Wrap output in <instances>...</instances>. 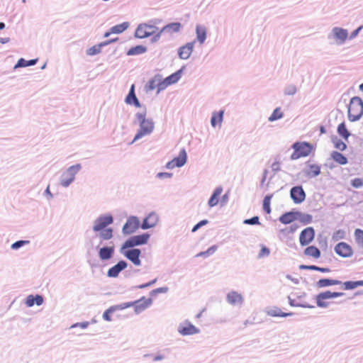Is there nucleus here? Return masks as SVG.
I'll return each instance as SVG.
<instances>
[{"label":"nucleus","mask_w":363,"mask_h":363,"mask_svg":"<svg viewBox=\"0 0 363 363\" xmlns=\"http://www.w3.org/2000/svg\"><path fill=\"white\" fill-rule=\"evenodd\" d=\"M148 238L149 235L147 234L131 237L130 239L125 242L123 247H132L136 245L145 244L147 242Z\"/></svg>","instance_id":"9"},{"label":"nucleus","mask_w":363,"mask_h":363,"mask_svg":"<svg viewBox=\"0 0 363 363\" xmlns=\"http://www.w3.org/2000/svg\"><path fill=\"white\" fill-rule=\"evenodd\" d=\"M158 221V217L155 213H150L145 218L142 224L143 229H147L154 227Z\"/></svg>","instance_id":"18"},{"label":"nucleus","mask_w":363,"mask_h":363,"mask_svg":"<svg viewBox=\"0 0 363 363\" xmlns=\"http://www.w3.org/2000/svg\"><path fill=\"white\" fill-rule=\"evenodd\" d=\"M99 232V236L102 240H110L113 237V230L111 228H104Z\"/></svg>","instance_id":"39"},{"label":"nucleus","mask_w":363,"mask_h":363,"mask_svg":"<svg viewBox=\"0 0 363 363\" xmlns=\"http://www.w3.org/2000/svg\"><path fill=\"white\" fill-rule=\"evenodd\" d=\"M290 195L295 203H301L306 199L305 191L301 186L293 187L291 189Z\"/></svg>","instance_id":"12"},{"label":"nucleus","mask_w":363,"mask_h":363,"mask_svg":"<svg viewBox=\"0 0 363 363\" xmlns=\"http://www.w3.org/2000/svg\"><path fill=\"white\" fill-rule=\"evenodd\" d=\"M159 81V78H157V77H154L153 79H152L151 80H150L148 82V84L147 85V89L149 90H153L155 89V88L157 87V82Z\"/></svg>","instance_id":"49"},{"label":"nucleus","mask_w":363,"mask_h":363,"mask_svg":"<svg viewBox=\"0 0 363 363\" xmlns=\"http://www.w3.org/2000/svg\"><path fill=\"white\" fill-rule=\"evenodd\" d=\"M345 233L344 230H340L335 233L334 237L337 239H342L345 238Z\"/></svg>","instance_id":"56"},{"label":"nucleus","mask_w":363,"mask_h":363,"mask_svg":"<svg viewBox=\"0 0 363 363\" xmlns=\"http://www.w3.org/2000/svg\"><path fill=\"white\" fill-rule=\"evenodd\" d=\"M115 40H111V42H113ZM110 43H111V41H108V42L101 43L99 45H95L86 50V54L90 56L99 54L101 52V47L103 45H108Z\"/></svg>","instance_id":"33"},{"label":"nucleus","mask_w":363,"mask_h":363,"mask_svg":"<svg viewBox=\"0 0 363 363\" xmlns=\"http://www.w3.org/2000/svg\"><path fill=\"white\" fill-rule=\"evenodd\" d=\"M133 303H124L123 306H111L109 308H108L103 314V318L104 320H107V321H111V314L114 312L116 310H120V309H123V308H128L131 306H133Z\"/></svg>","instance_id":"17"},{"label":"nucleus","mask_w":363,"mask_h":363,"mask_svg":"<svg viewBox=\"0 0 363 363\" xmlns=\"http://www.w3.org/2000/svg\"><path fill=\"white\" fill-rule=\"evenodd\" d=\"M333 33L337 38L340 40L341 43L345 42L348 35L347 30L340 28H335Z\"/></svg>","instance_id":"32"},{"label":"nucleus","mask_w":363,"mask_h":363,"mask_svg":"<svg viewBox=\"0 0 363 363\" xmlns=\"http://www.w3.org/2000/svg\"><path fill=\"white\" fill-rule=\"evenodd\" d=\"M332 159L340 164H346L347 163V159L342 153L334 151L331 154Z\"/></svg>","instance_id":"31"},{"label":"nucleus","mask_w":363,"mask_h":363,"mask_svg":"<svg viewBox=\"0 0 363 363\" xmlns=\"http://www.w3.org/2000/svg\"><path fill=\"white\" fill-rule=\"evenodd\" d=\"M228 302L232 305H239L242 303L241 294L236 291H231L227 295Z\"/></svg>","instance_id":"21"},{"label":"nucleus","mask_w":363,"mask_h":363,"mask_svg":"<svg viewBox=\"0 0 363 363\" xmlns=\"http://www.w3.org/2000/svg\"><path fill=\"white\" fill-rule=\"evenodd\" d=\"M340 284H342L340 281L330 279H321L317 282V286L320 288Z\"/></svg>","instance_id":"29"},{"label":"nucleus","mask_w":363,"mask_h":363,"mask_svg":"<svg viewBox=\"0 0 363 363\" xmlns=\"http://www.w3.org/2000/svg\"><path fill=\"white\" fill-rule=\"evenodd\" d=\"M135 117L140 124V130L135 135L132 143L138 140V139L144 137L145 135L152 133L155 128V123L151 118H146V113H138Z\"/></svg>","instance_id":"1"},{"label":"nucleus","mask_w":363,"mask_h":363,"mask_svg":"<svg viewBox=\"0 0 363 363\" xmlns=\"http://www.w3.org/2000/svg\"><path fill=\"white\" fill-rule=\"evenodd\" d=\"M152 303L151 299H141L135 303V311L137 313H140L145 308H147L149 306H150Z\"/></svg>","instance_id":"26"},{"label":"nucleus","mask_w":363,"mask_h":363,"mask_svg":"<svg viewBox=\"0 0 363 363\" xmlns=\"http://www.w3.org/2000/svg\"><path fill=\"white\" fill-rule=\"evenodd\" d=\"M126 267L127 264L125 261H120L108 269V276L110 277H116L120 272L126 268Z\"/></svg>","instance_id":"16"},{"label":"nucleus","mask_w":363,"mask_h":363,"mask_svg":"<svg viewBox=\"0 0 363 363\" xmlns=\"http://www.w3.org/2000/svg\"><path fill=\"white\" fill-rule=\"evenodd\" d=\"M199 228H201L200 225L199 223H197L196 225H195L194 226V228H192L191 231L194 233V232H196Z\"/></svg>","instance_id":"62"},{"label":"nucleus","mask_w":363,"mask_h":363,"mask_svg":"<svg viewBox=\"0 0 363 363\" xmlns=\"http://www.w3.org/2000/svg\"><path fill=\"white\" fill-rule=\"evenodd\" d=\"M243 223L247 225H258L259 224V217L254 216L252 218L245 220Z\"/></svg>","instance_id":"50"},{"label":"nucleus","mask_w":363,"mask_h":363,"mask_svg":"<svg viewBox=\"0 0 363 363\" xmlns=\"http://www.w3.org/2000/svg\"><path fill=\"white\" fill-rule=\"evenodd\" d=\"M43 303V298L40 295H29L26 297V304L28 307H32L35 303L37 306H40Z\"/></svg>","instance_id":"20"},{"label":"nucleus","mask_w":363,"mask_h":363,"mask_svg":"<svg viewBox=\"0 0 363 363\" xmlns=\"http://www.w3.org/2000/svg\"><path fill=\"white\" fill-rule=\"evenodd\" d=\"M296 219L295 215L292 212H289L283 214L280 218L279 220L284 224H289L293 222Z\"/></svg>","instance_id":"37"},{"label":"nucleus","mask_w":363,"mask_h":363,"mask_svg":"<svg viewBox=\"0 0 363 363\" xmlns=\"http://www.w3.org/2000/svg\"><path fill=\"white\" fill-rule=\"evenodd\" d=\"M320 173V167L317 164H311L308 167V175L310 177H316Z\"/></svg>","instance_id":"41"},{"label":"nucleus","mask_w":363,"mask_h":363,"mask_svg":"<svg viewBox=\"0 0 363 363\" xmlns=\"http://www.w3.org/2000/svg\"><path fill=\"white\" fill-rule=\"evenodd\" d=\"M198 223H199V224L200 225V226L201 227V226H203V225H204L207 224V223H208V220H201L200 222H199Z\"/></svg>","instance_id":"63"},{"label":"nucleus","mask_w":363,"mask_h":363,"mask_svg":"<svg viewBox=\"0 0 363 363\" xmlns=\"http://www.w3.org/2000/svg\"><path fill=\"white\" fill-rule=\"evenodd\" d=\"M129 26V23L128 22H124L118 25H116L113 26L109 32H106L104 34V37H108L111 33H121L124 30H125Z\"/></svg>","instance_id":"23"},{"label":"nucleus","mask_w":363,"mask_h":363,"mask_svg":"<svg viewBox=\"0 0 363 363\" xmlns=\"http://www.w3.org/2000/svg\"><path fill=\"white\" fill-rule=\"evenodd\" d=\"M147 48L143 45H137L129 49L127 52L128 55H136L145 52Z\"/></svg>","instance_id":"36"},{"label":"nucleus","mask_w":363,"mask_h":363,"mask_svg":"<svg viewBox=\"0 0 363 363\" xmlns=\"http://www.w3.org/2000/svg\"><path fill=\"white\" fill-rule=\"evenodd\" d=\"M180 78V72H175L170 76L166 77L164 79L166 80V82L167 84L171 85L175 82H177Z\"/></svg>","instance_id":"42"},{"label":"nucleus","mask_w":363,"mask_h":363,"mask_svg":"<svg viewBox=\"0 0 363 363\" xmlns=\"http://www.w3.org/2000/svg\"><path fill=\"white\" fill-rule=\"evenodd\" d=\"M222 191H223V189L221 187H218L214 190L211 197L210 198V199L208 201V206L210 207H213L218 203V201H219L218 198L220 196Z\"/></svg>","instance_id":"27"},{"label":"nucleus","mask_w":363,"mask_h":363,"mask_svg":"<svg viewBox=\"0 0 363 363\" xmlns=\"http://www.w3.org/2000/svg\"><path fill=\"white\" fill-rule=\"evenodd\" d=\"M304 255L308 257H311L315 259H318L320 257V251L318 247L311 245L307 247L304 250Z\"/></svg>","instance_id":"28"},{"label":"nucleus","mask_w":363,"mask_h":363,"mask_svg":"<svg viewBox=\"0 0 363 363\" xmlns=\"http://www.w3.org/2000/svg\"><path fill=\"white\" fill-rule=\"evenodd\" d=\"M316 271H319L321 272H329L330 269L328 268H322V267H317Z\"/></svg>","instance_id":"60"},{"label":"nucleus","mask_w":363,"mask_h":363,"mask_svg":"<svg viewBox=\"0 0 363 363\" xmlns=\"http://www.w3.org/2000/svg\"><path fill=\"white\" fill-rule=\"evenodd\" d=\"M216 250H217L216 246H212V247H209L206 251L198 253L196 257H198L208 256V255H213L216 252Z\"/></svg>","instance_id":"47"},{"label":"nucleus","mask_w":363,"mask_h":363,"mask_svg":"<svg viewBox=\"0 0 363 363\" xmlns=\"http://www.w3.org/2000/svg\"><path fill=\"white\" fill-rule=\"evenodd\" d=\"M296 92V89H293V90H289V92H286L287 94H294Z\"/></svg>","instance_id":"64"},{"label":"nucleus","mask_w":363,"mask_h":363,"mask_svg":"<svg viewBox=\"0 0 363 363\" xmlns=\"http://www.w3.org/2000/svg\"><path fill=\"white\" fill-rule=\"evenodd\" d=\"M352 185L354 188H359L363 186V180L360 178H355L352 181Z\"/></svg>","instance_id":"52"},{"label":"nucleus","mask_w":363,"mask_h":363,"mask_svg":"<svg viewBox=\"0 0 363 363\" xmlns=\"http://www.w3.org/2000/svg\"><path fill=\"white\" fill-rule=\"evenodd\" d=\"M182 25L180 23H171L164 26L158 33L157 36L160 37V34L164 32L167 33H177L180 30Z\"/></svg>","instance_id":"19"},{"label":"nucleus","mask_w":363,"mask_h":363,"mask_svg":"<svg viewBox=\"0 0 363 363\" xmlns=\"http://www.w3.org/2000/svg\"><path fill=\"white\" fill-rule=\"evenodd\" d=\"M272 196H266L263 201V209L267 213H270V201Z\"/></svg>","instance_id":"46"},{"label":"nucleus","mask_w":363,"mask_h":363,"mask_svg":"<svg viewBox=\"0 0 363 363\" xmlns=\"http://www.w3.org/2000/svg\"><path fill=\"white\" fill-rule=\"evenodd\" d=\"M179 332L183 335H189L197 333L199 330L191 324L180 326Z\"/></svg>","instance_id":"24"},{"label":"nucleus","mask_w":363,"mask_h":363,"mask_svg":"<svg viewBox=\"0 0 363 363\" xmlns=\"http://www.w3.org/2000/svg\"><path fill=\"white\" fill-rule=\"evenodd\" d=\"M194 49V43H188L186 45L182 46L178 51L179 56L181 59H188Z\"/></svg>","instance_id":"15"},{"label":"nucleus","mask_w":363,"mask_h":363,"mask_svg":"<svg viewBox=\"0 0 363 363\" xmlns=\"http://www.w3.org/2000/svg\"><path fill=\"white\" fill-rule=\"evenodd\" d=\"M140 225L138 219L135 217H130L123 228V232L125 234H131L135 232Z\"/></svg>","instance_id":"13"},{"label":"nucleus","mask_w":363,"mask_h":363,"mask_svg":"<svg viewBox=\"0 0 363 363\" xmlns=\"http://www.w3.org/2000/svg\"><path fill=\"white\" fill-rule=\"evenodd\" d=\"M113 252V247H105L99 250V255L101 259L106 260L110 259L112 257Z\"/></svg>","instance_id":"25"},{"label":"nucleus","mask_w":363,"mask_h":363,"mask_svg":"<svg viewBox=\"0 0 363 363\" xmlns=\"http://www.w3.org/2000/svg\"><path fill=\"white\" fill-rule=\"evenodd\" d=\"M300 269H310V270H315L317 269V266L315 265H301Z\"/></svg>","instance_id":"58"},{"label":"nucleus","mask_w":363,"mask_h":363,"mask_svg":"<svg viewBox=\"0 0 363 363\" xmlns=\"http://www.w3.org/2000/svg\"><path fill=\"white\" fill-rule=\"evenodd\" d=\"M135 86L134 84H133L131 86V88H130V90L129 91V94H128L126 99H125V102L128 104H134L135 106L136 107H140V104L138 99V98L136 97L135 94Z\"/></svg>","instance_id":"22"},{"label":"nucleus","mask_w":363,"mask_h":363,"mask_svg":"<svg viewBox=\"0 0 363 363\" xmlns=\"http://www.w3.org/2000/svg\"><path fill=\"white\" fill-rule=\"evenodd\" d=\"M186 162V152L184 149H182L179 156L174 157L172 160L167 164V167L169 169H173L176 167H180L183 166Z\"/></svg>","instance_id":"10"},{"label":"nucleus","mask_w":363,"mask_h":363,"mask_svg":"<svg viewBox=\"0 0 363 363\" xmlns=\"http://www.w3.org/2000/svg\"><path fill=\"white\" fill-rule=\"evenodd\" d=\"M334 145L336 149H338L341 151H343L347 148V145L339 139H336L334 141Z\"/></svg>","instance_id":"48"},{"label":"nucleus","mask_w":363,"mask_h":363,"mask_svg":"<svg viewBox=\"0 0 363 363\" xmlns=\"http://www.w3.org/2000/svg\"><path fill=\"white\" fill-rule=\"evenodd\" d=\"M269 314L273 317H286L292 315V313H284L280 309L277 308L269 312Z\"/></svg>","instance_id":"44"},{"label":"nucleus","mask_w":363,"mask_h":363,"mask_svg":"<svg viewBox=\"0 0 363 363\" xmlns=\"http://www.w3.org/2000/svg\"><path fill=\"white\" fill-rule=\"evenodd\" d=\"M157 177H158L159 178H162V177H168V178H169V177H172V174H170V173H166V172H165V173H159V174H157Z\"/></svg>","instance_id":"59"},{"label":"nucleus","mask_w":363,"mask_h":363,"mask_svg":"<svg viewBox=\"0 0 363 363\" xmlns=\"http://www.w3.org/2000/svg\"><path fill=\"white\" fill-rule=\"evenodd\" d=\"M157 88H158V91H161V90H163L165 88H167L168 86H169V84H167V83L166 82V80L164 79L163 81L160 82V79H159V81L157 82Z\"/></svg>","instance_id":"53"},{"label":"nucleus","mask_w":363,"mask_h":363,"mask_svg":"<svg viewBox=\"0 0 363 363\" xmlns=\"http://www.w3.org/2000/svg\"><path fill=\"white\" fill-rule=\"evenodd\" d=\"M269 255V250L267 247H266L265 246H262L259 256L260 257H262L264 256H268Z\"/></svg>","instance_id":"54"},{"label":"nucleus","mask_w":363,"mask_h":363,"mask_svg":"<svg viewBox=\"0 0 363 363\" xmlns=\"http://www.w3.org/2000/svg\"><path fill=\"white\" fill-rule=\"evenodd\" d=\"M315 237V231L313 228L308 227L301 231L299 236L300 244L302 246L308 245Z\"/></svg>","instance_id":"8"},{"label":"nucleus","mask_w":363,"mask_h":363,"mask_svg":"<svg viewBox=\"0 0 363 363\" xmlns=\"http://www.w3.org/2000/svg\"><path fill=\"white\" fill-rule=\"evenodd\" d=\"M36 62H37V60H30L29 61H27V60H25L24 59L21 58L18 61V62L15 67H22L34 65L36 63Z\"/></svg>","instance_id":"43"},{"label":"nucleus","mask_w":363,"mask_h":363,"mask_svg":"<svg viewBox=\"0 0 363 363\" xmlns=\"http://www.w3.org/2000/svg\"><path fill=\"white\" fill-rule=\"evenodd\" d=\"M342 284L344 286V289L351 290V289H354L358 286H363V281H345Z\"/></svg>","instance_id":"38"},{"label":"nucleus","mask_w":363,"mask_h":363,"mask_svg":"<svg viewBox=\"0 0 363 363\" xmlns=\"http://www.w3.org/2000/svg\"><path fill=\"white\" fill-rule=\"evenodd\" d=\"M344 295L345 294L343 292H332L330 291H325L316 296V304L320 308H327L330 305V299L342 296Z\"/></svg>","instance_id":"4"},{"label":"nucleus","mask_w":363,"mask_h":363,"mask_svg":"<svg viewBox=\"0 0 363 363\" xmlns=\"http://www.w3.org/2000/svg\"><path fill=\"white\" fill-rule=\"evenodd\" d=\"M140 250L139 249H133L125 252V256L130 259L135 265H140Z\"/></svg>","instance_id":"14"},{"label":"nucleus","mask_w":363,"mask_h":363,"mask_svg":"<svg viewBox=\"0 0 363 363\" xmlns=\"http://www.w3.org/2000/svg\"><path fill=\"white\" fill-rule=\"evenodd\" d=\"M272 169L274 172H278L280 170V162L276 161L272 164Z\"/></svg>","instance_id":"57"},{"label":"nucleus","mask_w":363,"mask_h":363,"mask_svg":"<svg viewBox=\"0 0 363 363\" xmlns=\"http://www.w3.org/2000/svg\"><path fill=\"white\" fill-rule=\"evenodd\" d=\"M292 147L294 149V152L291 155L292 160L308 157L313 150V145L307 142H296L292 145Z\"/></svg>","instance_id":"3"},{"label":"nucleus","mask_w":363,"mask_h":363,"mask_svg":"<svg viewBox=\"0 0 363 363\" xmlns=\"http://www.w3.org/2000/svg\"><path fill=\"white\" fill-rule=\"evenodd\" d=\"M301 220L305 223H310L312 221V216L309 214L303 215Z\"/></svg>","instance_id":"55"},{"label":"nucleus","mask_w":363,"mask_h":363,"mask_svg":"<svg viewBox=\"0 0 363 363\" xmlns=\"http://www.w3.org/2000/svg\"><path fill=\"white\" fill-rule=\"evenodd\" d=\"M283 112L281 111V109L280 107L276 108L272 115L269 117L268 120L269 121H274L278 119H280L283 117Z\"/></svg>","instance_id":"40"},{"label":"nucleus","mask_w":363,"mask_h":363,"mask_svg":"<svg viewBox=\"0 0 363 363\" xmlns=\"http://www.w3.org/2000/svg\"><path fill=\"white\" fill-rule=\"evenodd\" d=\"M334 250L339 256L345 258L352 257L354 253L352 247L345 242L337 244Z\"/></svg>","instance_id":"6"},{"label":"nucleus","mask_w":363,"mask_h":363,"mask_svg":"<svg viewBox=\"0 0 363 363\" xmlns=\"http://www.w3.org/2000/svg\"><path fill=\"white\" fill-rule=\"evenodd\" d=\"M80 165L76 164L71 166L67 171V172L63 175L66 176L65 179H62L61 184L64 186H67L71 184V182L74 180V176L76 173L80 169Z\"/></svg>","instance_id":"11"},{"label":"nucleus","mask_w":363,"mask_h":363,"mask_svg":"<svg viewBox=\"0 0 363 363\" xmlns=\"http://www.w3.org/2000/svg\"><path fill=\"white\" fill-rule=\"evenodd\" d=\"M337 133L344 140H347L350 133L348 131L346 125L344 122L341 123L337 127Z\"/></svg>","instance_id":"34"},{"label":"nucleus","mask_w":363,"mask_h":363,"mask_svg":"<svg viewBox=\"0 0 363 363\" xmlns=\"http://www.w3.org/2000/svg\"><path fill=\"white\" fill-rule=\"evenodd\" d=\"M77 325H79L81 328H86L88 326L89 323L85 322V323H79V324H75V325H74L72 327H75V326H77Z\"/></svg>","instance_id":"61"},{"label":"nucleus","mask_w":363,"mask_h":363,"mask_svg":"<svg viewBox=\"0 0 363 363\" xmlns=\"http://www.w3.org/2000/svg\"><path fill=\"white\" fill-rule=\"evenodd\" d=\"M354 237L358 245L363 246V230L356 229L354 231Z\"/></svg>","instance_id":"45"},{"label":"nucleus","mask_w":363,"mask_h":363,"mask_svg":"<svg viewBox=\"0 0 363 363\" xmlns=\"http://www.w3.org/2000/svg\"><path fill=\"white\" fill-rule=\"evenodd\" d=\"M196 31L197 39L199 40V43L201 44L203 43L206 40V28L203 26H197Z\"/></svg>","instance_id":"35"},{"label":"nucleus","mask_w":363,"mask_h":363,"mask_svg":"<svg viewBox=\"0 0 363 363\" xmlns=\"http://www.w3.org/2000/svg\"><path fill=\"white\" fill-rule=\"evenodd\" d=\"M157 31V28L155 26L141 23L136 28L135 36L138 38H145L156 33Z\"/></svg>","instance_id":"5"},{"label":"nucleus","mask_w":363,"mask_h":363,"mask_svg":"<svg viewBox=\"0 0 363 363\" xmlns=\"http://www.w3.org/2000/svg\"><path fill=\"white\" fill-rule=\"evenodd\" d=\"M363 115V101L359 97H353L348 106V118L350 121L359 120Z\"/></svg>","instance_id":"2"},{"label":"nucleus","mask_w":363,"mask_h":363,"mask_svg":"<svg viewBox=\"0 0 363 363\" xmlns=\"http://www.w3.org/2000/svg\"><path fill=\"white\" fill-rule=\"evenodd\" d=\"M28 242H29L28 240H19V241H17V242H14L13 244H12L11 248L13 249V250H17L18 248L22 247L25 244H28Z\"/></svg>","instance_id":"51"},{"label":"nucleus","mask_w":363,"mask_h":363,"mask_svg":"<svg viewBox=\"0 0 363 363\" xmlns=\"http://www.w3.org/2000/svg\"><path fill=\"white\" fill-rule=\"evenodd\" d=\"M223 111H220L219 112L213 113L211 120V123L213 127H216L217 125L220 126L221 125V123L223 121Z\"/></svg>","instance_id":"30"},{"label":"nucleus","mask_w":363,"mask_h":363,"mask_svg":"<svg viewBox=\"0 0 363 363\" xmlns=\"http://www.w3.org/2000/svg\"><path fill=\"white\" fill-rule=\"evenodd\" d=\"M113 223L111 216H101L99 217L94 222L93 230L95 232L101 231Z\"/></svg>","instance_id":"7"}]
</instances>
